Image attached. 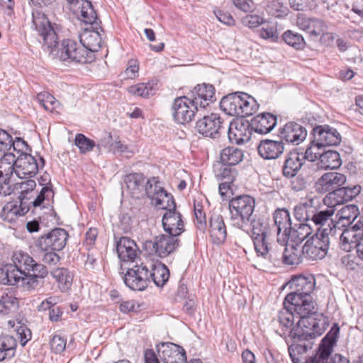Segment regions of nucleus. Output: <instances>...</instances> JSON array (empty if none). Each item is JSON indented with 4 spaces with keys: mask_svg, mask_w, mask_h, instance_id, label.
<instances>
[{
    "mask_svg": "<svg viewBox=\"0 0 363 363\" xmlns=\"http://www.w3.org/2000/svg\"><path fill=\"white\" fill-rule=\"evenodd\" d=\"M311 296L300 297L287 294L279 311L278 320L286 330L294 343L303 347L306 352L311 347L301 342L320 336L328 326V320L321 313Z\"/></svg>",
    "mask_w": 363,
    "mask_h": 363,
    "instance_id": "1",
    "label": "nucleus"
},
{
    "mask_svg": "<svg viewBox=\"0 0 363 363\" xmlns=\"http://www.w3.org/2000/svg\"><path fill=\"white\" fill-rule=\"evenodd\" d=\"M11 260L12 264H6L2 269V272L5 274L4 279L10 285L16 284L23 279V276L29 274L31 270L37 272L40 277H47L48 274L45 265L38 263L27 252L21 250L14 252Z\"/></svg>",
    "mask_w": 363,
    "mask_h": 363,
    "instance_id": "2",
    "label": "nucleus"
},
{
    "mask_svg": "<svg viewBox=\"0 0 363 363\" xmlns=\"http://www.w3.org/2000/svg\"><path fill=\"white\" fill-rule=\"evenodd\" d=\"M55 45L47 46L45 52L53 58L65 63L86 64L93 60V55L88 51L79 42L72 39H65L59 44L58 40Z\"/></svg>",
    "mask_w": 363,
    "mask_h": 363,
    "instance_id": "3",
    "label": "nucleus"
},
{
    "mask_svg": "<svg viewBox=\"0 0 363 363\" xmlns=\"http://www.w3.org/2000/svg\"><path fill=\"white\" fill-rule=\"evenodd\" d=\"M255 201L249 195H241L230 199L228 208L232 225L239 229L245 230L255 216Z\"/></svg>",
    "mask_w": 363,
    "mask_h": 363,
    "instance_id": "4",
    "label": "nucleus"
},
{
    "mask_svg": "<svg viewBox=\"0 0 363 363\" xmlns=\"http://www.w3.org/2000/svg\"><path fill=\"white\" fill-rule=\"evenodd\" d=\"M220 108L228 115L244 118L253 114L256 104L254 99L249 94L235 92L222 98Z\"/></svg>",
    "mask_w": 363,
    "mask_h": 363,
    "instance_id": "5",
    "label": "nucleus"
},
{
    "mask_svg": "<svg viewBox=\"0 0 363 363\" xmlns=\"http://www.w3.org/2000/svg\"><path fill=\"white\" fill-rule=\"evenodd\" d=\"M250 225L252 226V238L257 255L272 261L278 259L277 255H274L271 250V230L268 222L263 218L255 219V216Z\"/></svg>",
    "mask_w": 363,
    "mask_h": 363,
    "instance_id": "6",
    "label": "nucleus"
},
{
    "mask_svg": "<svg viewBox=\"0 0 363 363\" xmlns=\"http://www.w3.org/2000/svg\"><path fill=\"white\" fill-rule=\"evenodd\" d=\"M315 188L319 194L328 192L323 199L328 207L340 205V173L329 172L323 174L315 182Z\"/></svg>",
    "mask_w": 363,
    "mask_h": 363,
    "instance_id": "7",
    "label": "nucleus"
},
{
    "mask_svg": "<svg viewBox=\"0 0 363 363\" xmlns=\"http://www.w3.org/2000/svg\"><path fill=\"white\" fill-rule=\"evenodd\" d=\"M0 159V195H10L16 182V155L13 152H1Z\"/></svg>",
    "mask_w": 363,
    "mask_h": 363,
    "instance_id": "8",
    "label": "nucleus"
},
{
    "mask_svg": "<svg viewBox=\"0 0 363 363\" xmlns=\"http://www.w3.org/2000/svg\"><path fill=\"white\" fill-rule=\"evenodd\" d=\"M32 28L43 39V48L45 51L47 46L57 43L58 36L55 28L43 12L35 10L32 12Z\"/></svg>",
    "mask_w": 363,
    "mask_h": 363,
    "instance_id": "9",
    "label": "nucleus"
},
{
    "mask_svg": "<svg viewBox=\"0 0 363 363\" xmlns=\"http://www.w3.org/2000/svg\"><path fill=\"white\" fill-rule=\"evenodd\" d=\"M45 166L43 157L29 154L16 155V177L20 179L34 177Z\"/></svg>",
    "mask_w": 363,
    "mask_h": 363,
    "instance_id": "10",
    "label": "nucleus"
},
{
    "mask_svg": "<svg viewBox=\"0 0 363 363\" xmlns=\"http://www.w3.org/2000/svg\"><path fill=\"white\" fill-rule=\"evenodd\" d=\"M148 265L145 263L135 264L128 268L123 277L125 284L132 290L143 291L150 284Z\"/></svg>",
    "mask_w": 363,
    "mask_h": 363,
    "instance_id": "11",
    "label": "nucleus"
},
{
    "mask_svg": "<svg viewBox=\"0 0 363 363\" xmlns=\"http://www.w3.org/2000/svg\"><path fill=\"white\" fill-rule=\"evenodd\" d=\"M173 120L179 124L191 122L199 109L193 106L189 96H179L174 99L171 106Z\"/></svg>",
    "mask_w": 363,
    "mask_h": 363,
    "instance_id": "12",
    "label": "nucleus"
},
{
    "mask_svg": "<svg viewBox=\"0 0 363 363\" xmlns=\"http://www.w3.org/2000/svg\"><path fill=\"white\" fill-rule=\"evenodd\" d=\"M340 328L337 323H335L330 331L322 339L316 353L310 357L311 363H327L329 357L333 352L335 346H337Z\"/></svg>",
    "mask_w": 363,
    "mask_h": 363,
    "instance_id": "13",
    "label": "nucleus"
},
{
    "mask_svg": "<svg viewBox=\"0 0 363 363\" xmlns=\"http://www.w3.org/2000/svg\"><path fill=\"white\" fill-rule=\"evenodd\" d=\"M69 235L67 230L55 228L40 236L37 242L41 250L60 251L66 246Z\"/></svg>",
    "mask_w": 363,
    "mask_h": 363,
    "instance_id": "14",
    "label": "nucleus"
},
{
    "mask_svg": "<svg viewBox=\"0 0 363 363\" xmlns=\"http://www.w3.org/2000/svg\"><path fill=\"white\" fill-rule=\"evenodd\" d=\"M98 18H96L93 22H84L89 24V28H84L79 35V43L89 52L91 55L97 52L101 47L102 38L99 30L103 31L102 28L97 22Z\"/></svg>",
    "mask_w": 363,
    "mask_h": 363,
    "instance_id": "15",
    "label": "nucleus"
},
{
    "mask_svg": "<svg viewBox=\"0 0 363 363\" xmlns=\"http://www.w3.org/2000/svg\"><path fill=\"white\" fill-rule=\"evenodd\" d=\"M312 135L311 143L316 145L318 150L327 146L336 145L340 142L337 130L328 125L314 127Z\"/></svg>",
    "mask_w": 363,
    "mask_h": 363,
    "instance_id": "16",
    "label": "nucleus"
},
{
    "mask_svg": "<svg viewBox=\"0 0 363 363\" xmlns=\"http://www.w3.org/2000/svg\"><path fill=\"white\" fill-rule=\"evenodd\" d=\"M223 121L218 114L211 113L199 119L196 124V129L203 136L215 139L220 137V132L223 129Z\"/></svg>",
    "mask_w": 363,
    "mask_h": 363,
    "instance_id": "17",
    "label": "nucleus"
},
{
    "mask_svg": "<svg viewBox=\"0 0 363 363\" xmlns=\"http://www.w3.org/2000/svg\"><path fill=\"white\" fill-rule=\"evenodd\" d=\"M215 88L211 84H197L188 94L193 106L202 110L216 101Z\"/></svg>",
    "mask_w": 363,
    "mask_h": 363,
    "instance_id": "18",
    "label": "nucleus"
},
{
    "mask_svg": "<svg viewBox=\"0 0 363 363\" xmlns=\"http://www.w3.org/2000/svg\"><path fill=\"white\" fill-rule=\"evenodd\" d=\"M158 356L164 363H186L184 348L172 342H161L157 345Z\"/></svg>",
    "mask_w": 363,
    "mask_h": 363,
    "instance_id": "19",
    "label": "nucleus"
},
{
    "mask_svg": "<svg viewBox=\"0 0 363 363\" xmlns=\"http://www.w3.org/2000/svg\"><path fill=\"white\" fill-rule=\"evenodd\" d=\"M333 227L328 225L329 228H318L316 233L308 239V242L314 246L321 247L323 251L328 250L329 246L332 242L337 240L336 237L337 229H339L338 221L331 220Z\"/></svg>",
    "mask_w": 363,
    "mask_h": 363,
    "instance_id": "20",
    "label": "nucleus"
},
{
    "mask_svg": "<svg viewBox=\"0 0 363 363\" xmlns=\"http://www.w3.org/2000/svg\"><path fill=\"white\" fill-rule=\"evenodd\" d=\"M152 245L155 252L160 257H166L174 252L179 246L180 240L178 236L172 234L159 235L154 239V242H150Z\"/></svg>",
    "mask_w": 363,
    "mask_h": 363,
    "instance_id": "21",
    "label": "nucleus"
},
{
    "mask_svg": "<svg viewBox=\"0 0 363 363\" xmlns=\"http://www.w3.org/2000/svg\"><path fill=\"white\" fill-rule=\"evenodd\" d=\"M279 136L288 143L298 145L306 139L307 130L298 123L289 122L279 129Z\"/></svg>",
    "mask_w": 363,
    "mask_h": 363,
    "instance_id": "22",
    "label": "nucleus"
},
{
    "mask_svg": "<svg viewBox=\"0 0 363 363\" xmlns=\"http://www.w3.org/2000/svg\"><path fill=\"white\" fill-rule=\"evenodd\" d=\"M289 285L292 289L289 294L300 297L311 296L315 286V280L313 275H298L292 278Z\"/></svg>",
    "mask_w": 363,
    "mask_h": 363,
    "instance_id": "23",
    "label": "nucleus"
},
{
    "mask_svg": "<svg viewBox=\"0 0 363 363\" xmlns=\"http://www.w3.org/2000/svg\"><path fill=\"white\" fill-rule=\"evenodd\" d=\"M251 125L249 121H235L228 126V135L232 143L238 145L248 142L252 135Z\"/></svg>",
    "mask_w": 363,
    "mask_h": 363,
    "instance_id": "24",
    "label": "nucleus"
},
{
    "mask_svg": "<svg viewBox=\"0 0 363 363\" xmlns=\"http://www.w3.org/2000/svg\"><path fill=\"white\" fill-rule=\"evenodd\" d=\"M162 226L168 234L179 236L184 230L182 215L177 210L166 211L162 216Z\"/></svg>",
    "mask_w": 363,
    "mask_h": 363,
    "instance_id": "25",
    "label": "nucleus"
},
{
    "mask_svg": "<svg viewBox=\"0 0 363 363\" xmlns=\"http://www.w3.org/2000/svg\"><path fill=\"white\" fill-rule=\"evenodd\" d=\"M257 150L263 159L274 160L282 155L284 151V145L282 141L262 140L259 143Z\"/></svg>",
    "mask_w": 363,
    "mask_h": 363,
    "instance_id": "26",
    "label": "nucleus"
},
{
    "mask_svg": "<svg viewBox=\"0 0 363 363\" xmlns=\"http://www.w3.org/2000/svg\"><path fill=\"white\" fill-rule=\"evenodd\" d=\"M251 128L259 134H267L272 131L277 124V116L270 113H262L252 118Z\"/></svg>",
    "mask_w": 363,
    "mask_h": 363,
    "instance_id": "27",
    "label": "nucleus"
},
{
    "mask_svg": "<svg viewBox=\"0 0 363 363\" xmlns=\"http://www.w3.org/2000/svg\"><path fill=\"white\" fill-rule=\"evenodd\" d=\"M116 251L121 260L128 262L134 260L139 249L133 240L128 237H121L116 242Z\"/></svg>",
    "mask_w": 363,
    "mask_h": 363,
    "instance_id": "28",
    "label": "nucleus"
},
{
    "mask_svg": "<svg viewBox=\"0 0 363 363\" xmlns=\"http://www.w3.org/2000/svg\"><path fill=\"white\" fill-rule=\"evenodd\" d=\"M304 163L302 154L291 151L286 156L282 166V174L286 178L295 177Z\"/></svg>",
    "mask_w": 363,
    "mask_h": 363,
    "instance_id": "29",
    "label": "nucleus"
},
{
    "mask_svg": "<svg viewBox=\"0 0 363 363\" xmlns=\"http://www.w3.org/2000/svg\"><path fill=\"white\" fill-rule=\"evenodd\" d=\"M209 225L210 235L213 243L217 245L223 243L226 239L227 231L223 216L220 214H212Z\"/></svg>",
    "mask_w": 363,
    "mask_h": 363,
    "instance_id": "30",
    "label": "nucleus"
},
{
    "mask_svg": "<svg viewBox=\"0 0 363 363\" xmlns=\"http://www.w3.org/2000/svg\"><path fill=\"white\" fill-rule=\"evenodd\" d=\"M297 25L300 29L309 33L314 38L323 35L326 30L325 22L318 18H298Z\"/></svg>",
    "mask_w": 363,
    "mask_h": 363,
    "instance_id": "31",
    "label": "nucleus"
},
{
    "mask_svg": "<svg viewBox=\"0 0 363 363\" xmlns=\"http://www.w3.org/2000/svg\"><path fill=\"white\" fill-rule=\"evenodd\" d=\"M150 275V283L153 281L157 286H163L169 278V271L167 267L161 263H150L148 266V275Z\"/></svg>",
    "mask_w": 363,
    "mask_h": 363,
    "instance_id": "32",
    "label": "nucleus"
},
{
    "mask_svg": "<svg viewBox=\"0 0 363 363\" xmlns=\"http://www.w3.org/2000/svg\"><path fill=\"white\" fill-rule=\"evenodd\" d=\"M274 223L277 230V241H280V234L282 232V236H285L290 233L292 227L289 211L286 208L277 209L273 215Z\"/></svg>",
    "mask_w": 363,
    "mask_h": 363,
    "instance_id": "33",
    "label": "nucleus"
},
{
    "mask_svg": "<svg viewBox=\"0 0 363 363\" xmlns=\"http://www.w3.org/2000/svg\"><path fill=\"white\" fill-rule=\"evenodd\" d=\"M145 177L141 173H133L125 176L124 182L133 196L139 198L143 195L146 183Z\"/></svg>",
    "mask_w": 363,
    "mask_h": 363,
    "instance_id": "34",
    "label": "nucleus"
},
{
    "mask_svg": "<svg viewBox=\"0 0 363 363\" xmlns=\"http://www.w3.org/2000/svg\"><path fill=\"white\" fill-rule=\"evenodd\" d=\"M302 247L298 244H289L287 241L284 252H281V258L284 264L289 265L298 264L304 257L302 255Z\"/></svg>",
    "mask_w": 363,
    "mask_h": 363,
    "instance_id": "35",
    "label": "nucleus"
},
{
    "mask_svg": "<svg viewBox=\"0 0 363 363\" xmlns=\"http://www.w3.org/2000/svg\"><path fill=\"white\" fill-rule=\"evenodd\" d=\"M345 228L342 232V250L355 249L360 237V227L356 223Z\"/></svg>",
    "mask_w": 363,
    "mask_h": 363,
    "instance_id": "36",
    "label": "nucleus"
},
{
    "mask_svg": "<svg viewBox=\"0 0 363 363\" xmlns=\"http://www.w3.org/2000/svg\"><path fill=\"white\" fill-rule=\"evenodd\" d=\"M335 207H328V208L325 211H320L312 215L311 220L315 224L320 225V228H329L328 225H330L333 227V223H331V220L335 221H338V223L340 220V217H338L340 211H337L335 214V218H333V216L335 213Z\"/></svg>",
    "mask_w": 363,
    "mask_h": 363,
    "instance_id": "37",
    "label": "nucleus"
},
{
    "mask_svg": "<svg viewBox=\"0 0 363 363\" xmlns=\"http://www.w3.org/2000/svg\"><path fill=\"white\" fill-rule=\"evenodd\" d=\"M311 233L312 228L308 224L300 223L292 225L290 233H287L286 238L291 240V242L298 244L307 238Z\"/></svg>",
    "mask_w": 363,
    "mask_h": 363,
    "instance_id": "38",
    "label": "nucleus"
},
{
    "mask_svg": "<svg viewBox=\"0 0 363 363\" xmlns=\"http://www.w3.org/2000/svg\"><path fill=\"white\" fill-rule=\"evenodd\" d=\"M221 162L213 164V172L218 181H234L238 173L234 168Z\"/></svg>",
    "mask_w": 363,
    "mask_h": 363,
    "instance_id": "39",
    "label": "nucleus"
},
{
    "mask_svg": "<svg viewBox=\"0 0 363 363\" xmlns=\"http://www.w3.org/2000/svg\"><path fill=\"white\" fill-rule=\"evenodd\" d=\"M220 162L230 166L238 164L243 159L242 151L237 147L224 148L220 155Z\"/></svg>",
    "mask_w": 363,
    "mask_h": 363,
    "instance_id": "40",
    "label": "nucleus"
},
{
    "mask_svg": "<svg viewBox=\"0 0 363 363\" xmlns=\"http://www.w3.org/2000/svg\"><path fill=\"white\" fill-rule=\"evenodd\" d=\"M362 259L357 255V250L354 249L342 250V264L348 271H357L360 269L359 261Z\"/></svg>",
    "mask_w": 363,
    "mask_h": 363,
    "instance_id": "41",
    "label": "nucleus"
},
{
    "mask_svg": "<svg viewBox=\"0 0 363 363\" xmlns=\"http://www.w3.org/2000/svg\"><path fill=\"white\" fill-rule=\"evenodd\" d=\"M69 4L77 6V4L81 3L79 7L80 11V19L83 22H93L96 18V11L93 7L91 1L88 0H67Z\"/></svg>",
    "mask_w": 363,
    "mask_h": 363,
    "instance_id": "42",
    "label": "nucleus"
},
{
    "mask_svg": "<svg viewBox=\"0 0 363 363\" xmlns=\"http://www.w3.org/2000/svg\"><path fill=\"white\" fill-rule=\"evenodd\" d=\"M53 196L54 192L51 188L50 181L49 180L48 182L42 188L39 194L32 201V206L33 208L32 213H35L38 208L40 209L45 208L44 202L45 201H49L50 198H52Z\"/></svg>",
    "mask_w": 363,
    "mask_h": 363,
    "instance_id": "43",
    "label": "nucleus"
},
{
    "mask_svg": "<svg viewBox=\"0 0 363 363\" xmlns=\"http://www.w3.org/2000/svg\"><path fill=\"white\" fill-rule=\"evenodd\" d=\"M52 277L59 284V287L62 291L69 289L72 281V276L67 269L57 268L51 272Z\"/></svg>",
    "mask_w": 363,
    "mask_h": 363,
    "instance_id": "44",
    "label": "nucleus"
},
{
    "mask_svg": "<svg viewBox=\"0 0 363 363\" xmlns=\"http://www.w3.org/2000/svg\"><path fill=\"white\" fill-rule=\"evenodd\" d=\"M155 201V205L158 208L166 210V211L175 210L176 208V203L173 196L165 190L164 191H160V194L157 195Z\"/></svg>",
    "mask_w": 363,
    "mask_h": 363,
    "instance_id": "45",
    "label": "nucleus"
},
{
    "mask_svg": "<svg viewBox=\"0 0 363 363\" xmlns=\"http://www.w3.org/2000/svg\"><path fill=\"white\" fill-rule=\"evenodd\" d=\"M301 252L304 258L308 260L322 259L327 254L326 251L322 250L321 247L314 246L306 242L302 247Z\"/></svg>",
    "mask_w": 363,
    "mask_h": 363,
    "instance_id": "46",
    "label": "nucleus"
},
{
    "mask_svg": "<svg viewBox=\"0 0 363 363\" xmlns=\"http://www.w3.org/2000/svg\"><path fill=\"white\" fill-rule=\"evenodd\" d=\"M360 191L361 186L358 184L346 185L345 177L342 174V205L356 197Z\"/></svg>",
    "mask_w": 363,
    "mask_h": 363,
    "instance_id": "47",
    "label": "nucleus"
},
{
    "mask_svg": "<svg viewBox=\"0 0 363 363\" xmlns=\"http://www.w3.org/2000/svg\"><path fill=\"white\" fill-rule=\"evenodd\" d=\"M282 38L286 44L296 50L303 49L306 44L303 37L301 34L291 30L284 32Z\"/></svg>",
    "mask_w": 363,
    "mask_h": 363,
    "instance_id": "48",
    "label": "nucleus"
},
{
    "mask_svg": "<svg viewBox=\"0 0 363 363\" xmlns=\"http://www.w3.org/2000/svg\"><path fill=\"white\" fill-rule=\"evenodd\" d=\"M359 214L358 208L354 204L342 206V227L350 225Z\"/></svg>",
    "mask_w": 363,
    "mask_h": 363,
    "instance_id": "49",
    "label": "nucleus"
},
{
    "mask_svg": "<svg viewBox=\"0 0 363 363\" xmlns=\"http://www.w3.org/2000/svg\"><path fill=\"white\" fill-rule=\"evenodd\" d=\"M160 191H164V189L160 186L159 179L157 177H152L146 182L143 192L148 198L155 200L157 195L160 194Z\"/></svg>",
    "mask_w": 363,
    "mask_h": 363,
    "instance_id": "50",
    "label": "nucleus"
},
{
    "mask_svg": "<svg viewBox=\"0 0 363 363\" xmlns=\"http://www.w3.org/2000/svg\"><path fill=\"white\" fill-rule=\"evenodd\" d=\"M128 91L133 95L143 98H148L150 96H153L155 93V90L150 83H140L131 86L128 88Z\"/></svg>",
    "mask_w": 363,
    "mask_h": 363,
    "instance_id": "51",
    "label": "nucleus"
},
{
    "mask_svg": "<svg viewBox=\"0 0 363 363\" xmlns=\"http://www.w3.org/2000/svg\"><path fill=\"white\" fill-rule=\"evenodd\" d=\"M17 306L18 301L16 298L8 294L2 295L0 299V314L7 315L15 311Z\"/></svg>",
    "mask_w": 363,
    "mask_h": 363,
    "instance_id": "52",
    "label": "nucleus"
},
{
    "mask_svg": "<svg viewBox=\"0 0 363 363\" xmlns=\"http://www.w3.org/2000/svg\"><path fill=\"white\" fill-rule=\"evenodd\" d=\"M36 100L48 111L52 112L57 107L58 101L55 98L48 92L38 94Z\"/></svg>",
    "mask_w": 363,
    "mask_h": 363,
    "instance_id": "53",
    "label": "nucleus"
},
{
    "mask_svg": "<svg viewBox=\"0 0 363 363\" xmlns=\"http://www.w3.org/2000/svg\"><path fill=\"white\" fill-rule=\"evenodd\" d=\"M74 144L79 148L80 153L86 154L93 150L95 142L86 137L84 134L78 133L75 136Z\"/></svg>",
    "mask_w": 363,
    "mask_h": 363,
    "instance_id": "54",
    "label": "nucleus"
},
{
    "mask_svg": "<svg viewBox=\"0 0 363 363\" xmlns=\"http://www.w3.org/2000/svg\"><path fill=\"white\" fill-rule=\"evenodd\" d=\"M322 161L325 160L328 163V167L335 169L340 167V155L337 151L328 150L322 152Z\"/></svg>",
    "mask_w": 363,
    "mask_h": 363,
    "instance_id": "55",
    "label": "nucleus"
},
{
    "mask_svg": "<svg viewBox=\"0 0 363 363\" xmlns=\"http://www.w3.org/2000/svg\"><path fill=\"white\" fill-rule=\"evenodd\" d=\"M259 36L264 39L268 40L271 42H277L278 40V32L275 26L271 24L264 25L259 30Z\"/></svg>",
    "mask_w": 363,
    "mask_h": 363,
    "instance_id": "56",
    "label": "nucleus"
},
{
    "mask_svg": "<svg viewBox=\"0 0 363 363\" xmlns=\"http://www.w3.org/2000/svg\"><path fill=\"white\" fill-rule=\"evenodd\" d=\"M194 216H195V224L197 228L201 231H204L206 228V213L203 211L202 206L199 203L197 205L194 203Z\"/></svg>",
    "mask_w": 363,
    "mask_h": 363,
    "instance_id": "57",
    "label": "nucleus"
},
{
    "mask_svg": "<svg viewBox=\"0 0 363 363\" xmlns=\"http://www.w3.org/2000/svg\"><path fill=\"white\" fill-rule=\"evenodd\" d=\"M17 347L16 340L10 335L0 337V349L5 352L11 351L12 356L14 357Z\"/></svg>",
    "mask_w": 363,
    "mask_h": 363,
    "instance_id": "58",
    "label": "nucleus"
},
{
    "mask_svg": "<svg viewBox=\"0 0 363 363\" xmlns=\"http://www.w3.org/2000/svg\"><path fill=\"white\" fill-rule=\"evenodd\" d=\"M66 344L67 340L58 335H54L50 341V349L56 354L62 353L65 350Z\"/></svg>",
    "mask_w": 363,
    "mask_h": 363,
    "instance_id": "59",
    "label": "nucleus"
},
{
    "mask_svg": "<svg viewBox=\"0 0 363 363\" xmlns=\"http://www.w3.org/2000/svg\"><path fill=\"white\" fill-rule=\"evenodd\" d=\"M18 199L20 200L19 210L15 208L14 209H11V211L14 214L24 216L29 211L30 207L32 206V201H28L30 197L23 196V194L19 195Z\"/></svg>",
    "mask_w": 363,
    "mask_h": 363,
    "instance_id": "60",
    "label": "nucleus"
},
{
    "mask_svg": "<svg viewBox=\"0 0 363 363\" xmlns=\"http://www.w3.org/2000/svg\"><path fill=\"white\" fill-rule=\"evenodd\" d=\"M242 23L245 26L254 28L264 24V20L258 15H247L242 18Z\"/></svg>",
    "mask_w": 363,
    "mask_h": 363,
    "instance_id": "61",
    "label": "nucleus"
},
{
    "mask_svg": "<svg viewBox=\"0 0 363 363\" xmlns=\"http://www.w3.org/2000/svg\"><path fill=\"white\" fill-rule=\"evenodd\" d=\"M139 70V65L136 60L131 59L128 61V67L123 73L125 79H134L137 77Z\"/></svg>",
    "mask_w": 363,
    "mask_h": 363,
    "instance_id": "62",
    "label": "nucleus"
},
{
    "mask_svg": "<svg viewBox=\"0 0 363 363\" xmlns=\"http://www.w3.org/2000/svg\"><path fill=\"white\" fill-rule=\"evenodd\" d=\"M18 337L20 339L21 345L23 347L31 338V332L28 328L24 325L17 326L15 329Z\"/></svg>",
    "mask_w": 363,
    "mask_h": 363,
    "instance_id": "63",
    "label": "nucleus"
},
{
    "mask_svg": "<svg viewBox=\"0 0 363 363\" xmlns=\"http://www.w3.org/2000/svg\"><path fill=\"white\" fill-rule=\"evenodd\" d=\"M13 148V151H16L17 155L20 154H29L28 151L30 150V148L28 144L21 138H16V140L11 142V148Z\"/></svg>",
    "mask_w": 363,
    "mask_h": 363,
    "instance_id": "64",
    "label": "nucleus"
}]
</instances>
